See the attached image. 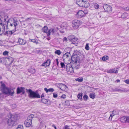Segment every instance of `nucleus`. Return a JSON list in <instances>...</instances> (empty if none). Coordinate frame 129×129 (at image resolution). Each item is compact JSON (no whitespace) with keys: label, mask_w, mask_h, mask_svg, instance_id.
<instances>
[{"label":"nucleus","mask_w":129,"mask_h":129,"mask_svg":"<svg viewBox=\"0 0 129 129\" xmlns=\"http://www.w3.org/2000/svg\"><path fill=\"white\" fill-rule=\"evenodd\" d=\"M108 58V57L107 56H104L102 58V60L103 61L107 60Z\"/></svg>","instance_id":"obj_34"},{"label":"nucleus","mask_w":129,"mask_h":129,"mask_svg":"<svg viewBox=\"0 0 129 129\" xmlns=\"http://www.w3.org/2000/svg\"><path fill=\"white\" fill-rule=\"evenodd\" d=\"M44 90L47 93L48 92H53L54 90V89L53 88H49L48 89L46 88H44Z\"/></svg>","instance_id":"obj_24"},{"label":"nucleus","mask_w":129,"mask_h":129,"mask_svg":"<svg viewBox=\"0 0 129 129\" xmlns=\"http://www.w3.org/2000/svg\"><path fill=\"white\" fill-rule=\"evenodd\" d=\"M67 25V23L65 22H64L61 25V27L63 29H65L66 28Z\"/></svg>","instance_id":"obj_23"},{"label":"nucleus","mask_w":129,"mask_h":129,"mask_svg":"<svg viewBox=\"0 0 129 129\" xmlns=\"http://www.w3.org/2000/svg\"><path fill=\"white\" fill-rule=\"evenodd\" d=\"M88 98V96L86 95H85L83 97V98L85 101H86L87 100Z\"/></svg>","instance_id":"obj_38"},{"label":"nucleus","mask_w":129,"mask_h":129,"mask_svg":"<svg viewBox=\"0 0 129 129\" xmlns=\"http://www.w3.org/2000/svg\"><path fill=\"white\" fill-rule=\"evenodd\" d=\"M5 31V27L4 25H0V34H2Z\"/></svg>","instance_id":"obj_20"},{"label":"nucleus","mask_w":129,"mask_h":129,"mask_svg":"<svg viewBox=\"0 0 129 129\" xmlns=\"http://www.w3.org/2000/svg\"><path fill=\"white\" fill-rule=\"evenodd\" d=\"M92 4V6H93L95 9H98L99 7V5L97 3H93Z\"/></svg>","instance_id":"obj_25"},{"label":"nucleus","mask_w":129,"mask_h":129,"mask_svg":"<svg viewBox=\"0 0 129 129\" xmlns=\"http://www.w3.org/2000/svg\"><path fill=\"white\" fill-rule=\"evenodd\" d=\"M82 93H80L78 95L77 98L78 99L80 100L81 101L82 100Z\"/></svg>","instance_id":"obj_27"},{"label":"nucleus","mask_w":129,"mask_h":129,"mask_svg":"<svg viewBox=\"0 0 129 129\" xmlns=\"http://www.w3.org/2000/svg\"><path fill=\"white\" fill-rule=\"evenodd\" d=\"M44 94H43L41 96V98H42L43 97H44Z\"/></svg>","instance_id":"obj_53"},{"label":"nucleus","mask_w":129,"mask_h":129,"mask_svg":"<svg viewBox=\"0 0 129 129\" xmlns=\"http://www.w3.org/2000/svg\"><path fill=\"white\" fill-rule=\"evenodd\" d=\"M118 71L117 69H112L107 71V72L110 73H117L118 72Z\"/></svg>","instance_id":"obj_15"},{"label":"nucleus","mask_w":129,"mask_h":129,"mask_svg":"<svg viewBox=\"0 0 129 129\" xmlns=\"http://www.w3.org/2000/svg\"><path fill=\"white\" fill-rule=\"evenodd\" d=\"M65 128L66 129H69V127L67 125H66Z\"/></svg>","instance_id":"obj_49"},{"label":"nucleus","mask_w":129,"mask_h":129,"mask_svg":"<svg viewBox=\"0 0 129 129\" xmlns=\"http://www.w3.org/2000/svg\"><path fill=\"white\" fill-rule=\"evenodd\" d=\"M127 123H129V116H127Z\"/></svg>","instance_id":"obj_52"},{"label":"nucleus","mask_w":129,"mask_h":129,"mask_svg":"<svg viewBox=\"0 0 129 129\" xmlns=\"http://www.w3.org/2000/svg\"><path fill=\"white\" fill-rule=\"evenodd\" d=\"M56 61L57 62V65H58V59H56Z\"/></svg>","instance_id":"obj_51"},{"label":"nucleus","mask_w":129,"mask_h":129,"mask_svg":"<svg viewBox=\"0 0 129 129\" xmlns=\"http://www.w3.org/2000/svg\"><path fill=\"white\" fill-rule=\"evenodd\" d=\"M66 96L64 94H62L61 96V98L63 99H65L66 98Z\"/></svg>","instance_id":"obj_45"},{"label":"nucleus","mask_w":129,"mask_h":129,"mask_svg":"<svg viewBox=\"0 0 129 129\" xmlns=\"http://www.w3.org/2000/svg\"><path fill=\"white\" fill-rule=\"evenodd\" d=\"M72 26L73 28L77 29L82 24V22L77 20H74L72 21Z\"/></svg>","instance_id":"obj_6"},{"label":"nucleus","mask_w":129,"mask_h":129,"mask_svg":"<svg viewBox=\"0 0 129 129\" xmlns=\"http://www.w3.org/2000/svg\"><path fill=\"white\" fill-rule=\"evenodd\" d=\"M104 8L106 12L111 13L112 11V7L110 5L105 4L103 5Z\"/></svg>","instance_id":"obj_8"},{"label":"nucleus","mask_w":129,"mask_h":129,"mask_svg":"<svg viewBox=\"0 0 129 129\" xmlns=\"http://www.w3.org/2000/svg\"><path fill=\"white\" fill-rule=\"evenodd\" d=\"M122 8L124 10L126 11H129V6L126 7L123 6L122 7Z\"/></svg>","instance_id":"obj_33"},{"label":"nucleus","mask_w":129,"mask_h":129,"mask_svg":"<svg viewBox=\"0 0 129 129\" xmlns=\"http://www.w3.org/2000/svg\"><path fill=\"white\" fill-rule=\"evenodd\" d=\"M18 42L21 45H24L26 43V41L25 40L21 38L19 39Z\"/></svg>","instance_id":"obj_22"},{"label":"nucleus","mask_w":129,"mask_h":129,"mask_svg":"<svg viewBox=\"0 0 129 129\" xmlns=\"http://www.w3.org/2000/svg\"><path fill=\"white\" fill-rule=\"evenodd\" d=\"M32 124V121L30 120L27 119L25 121L24 124L26 127H29Z\"/></svg>","instance_id":"obj_14"},{"label":"nucleus","mask_w":129,"mask_h":129,"mask_svg":"<svg viewBox=\"0 0 129 129\" xmlns=\"http://www.w3.org/2000/svg\"><path fill=\"white\" fill-rule=\"evenodd\" d=\"M55 54L59 55L61 54V52L60 50H56L55 52Z\"/></svg>","instance_id":"obj_31"},{"label":"nucleus","mask_w":129,"mask_h":129,"mask_svg":"<svg viewBox=\"0 0 129 129\" xmlns=\"http://www.w3.org/2000/svg\"><path fill=\"white\" fill-rule=\"evenodd\" d=\"M24 88L23 87H21L20 88H18L17 89V93L19 94L21 92H24Z\"/></svg>","instance_id":"obj_21"},{"label":"nucleus","mask_w":129,"mask_h":129,"mask_svg":"<svg viewBox=\"0 0 129 129\" xmlns=\"http://www.w3.org/2000/svg\"><path fill=\"white\" fill-rule=\"evenodd\" d=\"M116 81L117 82H120V80H117Z\"/></svg>","instance_id":"obj_55"},{"label":"nucleus","mask_w":129,"mask_h":129,"mask_svg":"<svg viewBox=\"0 0 129 129\" xmlns=\"http://www.w3.org/2000/svg\"><path fill=\"white\" fill-rule=\"evenodd\" d=\"M117 113L116 112V111H113L111 114V116H112L114 117L115 116L117 115Z\"/></svg>","instance_id":"obj_30"},{"label":"nucleus","mask_w":129,"mask_h":129,"mask_svg":"<svg viewBox=\"0 0 129 129\" xmlns=\"http://www.w3.org/2000/svg\"><path fill=\"white\" fill-rule=\"evenodd\" d=\"M15 39L14 37H13L11 40V42H14L15 41Z\"/></svg>","instance_id":"obj_44"},{"label":"nucleus","mask_w":129,"mask_h":129,"mask_svg":"<svg viewBox=\"0 0 129 129\" xmlns=\"http://www.w3.org/2000/svg\"><path fill=\"white\" fill-rule=\"evenodd\" d=\"M19 115L18 114L11 115L10 118L8 119V125L11 127L15 125L16 124V121L19 119Z\"/></svg>","instance_id":"obj_2"},{"label":"nucleus","mask_w":129,"mask_h":129,"mask_svg":"<svg viewBox=\"0 0 129 129\" xmlns=\"http://www.w3.org/2000/svg\"><path fill=\"white\" fill-rule=\"evenodd\" d=\"M6 1H14V0H5Z\"/></svg>","instance_id":"obj_57"},{"label":"nucleus","mask_w":129,"mask_h":129,"mask_svg":"<svg viewBox=\"0 0 129 129\" xmlns=\"http://www.w3.org/2000/svg\"><path fill=\"white\" fill-rule=\"evenodd\" d=\"M60 32H61V33H64V32H65V31L64 30L62 31H60Z\"/></svg>","instance_id":"obj_56"},{"label":"nucleus","mask_w":129,"mask_h":129,"mask_svg":"<svg viewBox=\"0 0 129 129\" xmlns=\"http://www.w3.org/2000/svg\"><path fill=\"white\" fill-rule=\"evenodd\" d=\"M36 43H35L37 44H38L39 43L38 42V41L37 40H36Z\"/></svg>","instance_id":"obj_54"},{"label":"nucleus","mask_w":129,"mask_h":129,"mask_svg":"<svg viewBox=\"0 0 129 129\" xmlns=\"http://www.w3.org/2000/svg\"><path fill=\"white\" fill-rule=\"evenodd\" d=\"M59 87L60 89L62 90L66 91L67 90V86L64 84L60 83Z\"/></svg>","instance_id":"obj_16"},{"label":"nucleus","mask_w":129,"mask_h":129,"mask_svg":"<svg viewBox=\"0 0 129 129\" xmlns=\"http://www.w3.org/2000/svg\"><path fill=\"white\" fill-rule=\"evenodd\" d=\"M1 78V77L0 76V79Z\"/></svg>","instance_id":"obj_62"},{"label":"nucleus","mask_w":129,"mask_h":129,"mask_svg":"<svg viewBox=\"0 0 129 129\" xmlns=\"http://www.w3.org/2000/svg\"><path fill=\"white\" fill-rule=\"evenodd\" d=\"M50 38H48V40H50Z\"/></svg>","instance_id":"obj_59"},{"label":"nucleus","mask_w":129,"mask_h":129,"mask_svg":"<svg viewBox=\"0 0 129 129\" xmlns=\"http://www.w3.org/2000/svg\"><path fill=\"white\" fill-rule=\"evenodd\" d=\"M42 30L44 33H47L48 36V35L49 34V30H48V28L47 26H44L42 29Z\"/></svg>","instance_id":"obj_19"},{"label":"nucleus","mask_w":129,"mask_h":129,"mask_svg":"<svg viewBox=\"0 0 129 129\" xmlns=\"http://www.w3.org/2000/svg\"><path fill=\"white\" fill-rule=\"evenodd\" d=\"M30 41L33 42L34 43H36V39H30Z\"/></svg>","instance_id":"obj_43"},{"label":"nucleus","mask_w":129,"mask_h":129,"mask_svg":"<svg viewBox=\"0 0 129 129\" xmlns=\"http://www.w3.org/2000/svg\"><path fill=\"white\" fill-rule=\"evenodd\" d=\"M43 100H45V99H42V101H43Z\"/></svg>","instance_id":"obj_63"},{"label":"nucleus","mask_w":129,"mask_h":129,"mask_svg":"<svg viewBox=\"0 0 129 129\" xmlns=\"http://www.w3.org/2000/svg\"><path fill=\"white\" fill-rule=\"evenodd\" d=\"M63 41H67V38L66 37H64L63 39Z\"/></svg>","instance_id":"obj_48"},{"label":"nucleus","mask_w":129,"mask_h":129,"mask_svg":"<svg viewBox=\"0 0 129 129\" xmlns=\"http://www.w3.org/2000/svg\"><path fill=\"white\" fill-rule=\"evenodd\" d=\"M66 70L69 74L70 73H73L74 72L73 68L70 66H67Z\"/></svg>","instance_id":"obj_18"},{"label":"nucleus","mask_w":129,"mask_h":129,"mask_svg":"<svg viewBox=\"0 0 129 129\" xmlns=\"http://www.w3.org/2000/svg\"><path fill=\"white\" fill-rule=\"evenodd\" d=\"M8 53V51H5L3 53V54L4 55H7Z\"/></svg>","instance_id":"obj_39"},{"label":"nucleus","mask_w":129,"mask_h":129,"mask_svg":"<svg viewBox=\"0 0 129 129\" xmlns=\"http://www.w3.org/2000/svg\"><path fill=\"white\" fill-rule=\"evenodd\" d=\"M85 49L87 50H88L89 49V47L88 46V44H87L85 47Z\"/></svg>","instance_id":"obj_37"},{"label":"nucleus","mask_w":129,"mask_h":129,"mask_svg":"<svg viewBox=\"0 0 129 129\" xmlns=\"http://www.w3.org/2000/svg\"><path fill=\"white\" fill-rule=\"evenodd\" d=\"M17 25V21H15L13 18H11L8 20L7 24V28L12 34L15 31L16 26Z\"/></svg>","instance_id":"obj_1"},{"label":"nucleus","mask_w":129,"mask_h":129,"mask_svg":"<svg viewBox=\"0 0 129 129\" xmlns=\"http://www.w3.org/2000/svg\"><path fill=\"white\" fill-rule=\"evenodd\" d=\"M16 129H23V126L22 125H18Z\"/></svg>","instance_id":"obj_36"},{"label":"nucleus","mask_w":129,"mask_h":129,"mask_svg":"<svg viewBox=\"0 0 129 129\" xmlns=\"http://www.w3.org/2000/svg\"><path fill=\"white\" fill-rule=\"evenodd\" d=\"M58 30L59 28L58 27L51 28L49 30V34L48 35V36H49L50 35L51 33L52 34L56 33Z\"/></svg>","instance_id":"obj_10"},{"label":"nucleus","mask_w":129,"mask_h":129,"mask_svg":"<svg viewBox=\"0 0 129 129\" xmlns=\"http://www.w3.org/2000/svg\"><path fill=\"white\" fill-rule=\"evenodd\" d=\"M54 128H55V129H56V127H54Z\"/></svg>","instance_id":"obj_60"},{"label":"nucleus","mask_w":129,"mask_h":129,"mask_svg":"<svg viewBox=\"0 0 129 129\" xmlns=\"http://www.w3.org/2000/svg\"><path fill=\"white\" fill-rule=\"evenodd\" d=\"M9 59H12V58L11 57L9 58Z\"/></svg>","instance_id":"obj_58"},{"label":"nucleus","mask_w":129,"mask_h":129,"mask_svg":"<svg viewBox=\"0 0 129 129\" xmlns=\"http://www.w3.org/2000/svg\"><path fill=\"white\" fill-rule=\"evenodd\" d=\"M83 78L82 77H80L78 78L75 79L76 81H78L79 82H81L83 81Z\"/></svg>","instance_id":"obj_29"},{"label":"nucleus","mask_w":129,"mask_h":129,"mask_svg":"<svg viewBox=\"0 0 129 129\" xmlns=\"http://www.w3.org/2000/svg\"><path fill=\"white\" fill-rule=\"evenodd\" d=\"M3 25L2 23V20L1 18H0V25Z\"/></svg>","instance_id":"obj_50"},{"label":"nucleus","mask_w":129,"mask_h":129,"mask_svg":"<svg viewBox=\"0 0 129 129\" xmlns=\"http://www.w3.org/2000/svg\"><path fill=\"white\" fill-rule=\"evenodd\" d=\"M61 65L62 68H63L65 67V66L64 63L62 62L61 63Z\"/></svg>","instance_id":"obj_42"},{"label":"nucleus","mask_w":129,"mask_h":129,"mask_svg":"<svg viewBox=\"0 0 129 129\" xmlns=\"http://www.w3.org/2000/svg\"><path fill=\"white\" fill-rule=\"evenodd\" d=\"M76 3L79 6L85 8L88 7L89 5L87 1L83 0H76Z\"/></svg>","instance_id":"obj_4"},{"label":"nucleus","mask_w":129,"mask_h":129,"mask_svg":"<svg viewBox=\"0 0 129 129\" xmlns=\"http://www.w3.org/2000/svg\"><path fill=\"white\" fill-rule=\"evenodd\" d=\"M28 90V96L30 98L34 99L40 98V95L37 92H35L30 89H29Z\"/></svg>","instance_id":"obj_5"},{"label":"nucleus","mask_w":129,"mask_h":129,"mask_svg":"<svg viewBox=\"0 0 129 129\" xmlns=\"http://www.w3.org/2000/svg\"><path fill=\"white\" fill-rule=\"evenodd\" d=\"M84 11L82 10H79L76 15L77 17L79 18H81L84 17Z\"/></svg>","instance_id":"obj_9"},{"label":"nucleus","mask_w":129,"mask_h":129,"mask_svg":"<svg viewBox=\"0 0 129 129\" xmlns=\"http://www.w3.org/2000/svg\"><path fill=\"white\" fill-rule=\"evenodd\" d=\"M29 71L30 72L32 73H35L36 72L35 69L32 68L31 69L29 70Z\"/></svg>","instance_id":"obj_35"},{"label":"nucleus","mask_w":129,"mask_h":129,"mask_svg":"<svg viewBox=\"0 0 129 129\" xmlns=\"http://www.w3.org/2000/svg\"><path fill=\"white\" fill-rule=\"evenodd\" d=\"M128 16L126 12H124L122 15L121 17L123 18H127Z\"/></svg>","instance_id":"obj_26"},{"label":"nucleus","mask_w":129,"mask_h":129,"mask_svg":"<svg viewBox=\"0 0 129 129\" xmlns=\"http://www.w3.org/2000/svg\"><path fill=\"white\" fill-rule=\"evenodd\" d=\"M119 91H122V90H120Z\"/></svg>","instance_id":"obj_61"},{"label":"nucleus","mask_w":129,"mask_h":129,"mask_svg":"<svg viewBox=\"0 0 129 129\" xmlns=\"http://www.w3.org/2000/svg\"><path fill=\"white\" fill-rule=\"evenodd\" d=\"M1 86L0 89L4 93L11 95L13 94L14 93L13 90L5 87L4 84L2 82H1Z\"/></svg>","instance_id":"obj_3"},{"label":"nucleus","mask_w":129,"mask_h":129,"mask_svg":"<svg viewBox=\"0 0 129 129\" xmlns=\"http://www.w3.org/2000/svg\"><path fill=\"white\" fill-rule=\"evenodd\" d=\"M124 82L126 83L129 84V80H126L124 81Z\"/></svg>","instance_id":"obj_46"},{"label":"nucleus","mask_w":129,"mask_h":129,"mask_svg":"<svg viewBox=\"0 0 129 129\" xmlns=\"http://www.w3.org/2000/svg\"><path fill=\"white\" fill-rule=\"evenodd\" d=\"M51 61L49 59H48L46 62L43 63L42 65L41 66H44L45 67H46L49 66L50 63Z\"/></svg>","instance_id":"obj_17"},{"label":"nucleus","mask_w":129,"mask_h":129,"mask_svg":"<svg viewBox=\"0 0 129 129\" xmlns=\"http://www.w3.org/2000/svg\"><path fill=\"white\" fill-rule=\"evenodd\" d=\"M13 105H14V106H15V104Z\"/></svg>","instance_id":"obj_64"},{"label":"nucleus","mask_w":129,"mask_h":129,"mask_svg":"<svg viewBox=\"0 0 129 129\" xmlns=\"http://www.w3.org/2000/svg\"><path fill=\"white\" fill-rule=\"evenodd\" d=\"M95 94L94 93H90L89 96L90 98L94 99L95 98Z\"/></svg>","instance_id":"obj_28"},{"label":"nucleus","mask_w":129,"mask_h":129,"mask_svg":"<svg viewBox=\"0 0 129 129\" xmlns=\"http://www.w3.org/2000/svg\"><path fill=\"white\" fill-rule=\"evenodd\" d=\"M114 118L113 117V116H111V115H110V116L109 117V119L110 121H111L112 120V119H113V118Z\"/></svg>","instance_id":"obj_41"},{"label":"nucleus","mask_w":129,"mask_h":129,"mask_svg":"<svg viewBox=\"0 0 129 129\" xmlns=\"http://www.w3.org/2000/svg\"><path fill=\"white\" fill-rule=\"evenodd\" d=\"M34 115L33 114H31L29 115L27 118L29 120H30L31 121L32 119V118L34 117Z\"/></svg>","instance_id":"obj_32"},{"label":"nucleus","mask_w":129,"mask_h":129,"mask_svg":"<svg viewBox=\"0 0 129 129\" xmlns=\"http://www.w3.org/2000/svg\"><path fill=\"white\" fill-rule=\"evenodd\" d=\"M68 39L69 40L72 42L73 44L76 42L77 41V39L75 38L73 35L70 36L68 37Z\"/></svg>","instance_id":"obj_11"},{"label":"nucleus","mask_w":129,"mask_h":129,"mask_svg":"<svg viewBox=\"0 0 129 129\" xmlns=\"http://www.w3.org/2000/svg\"><path fill=\"white\" fill-rule=\"evenodd\" d=\"M120 121L123 124L127 123V116H124L121 117L120 119Z\"/></svg>","instance_id":"obj_12"},{"label":"nucleus","mask_w":129,"mask_h":129,"mask_svg":"<svg viewBox=\"0 0 129 129\" xmlns=\"http://www.w3.org/2000/svg\"><path fill=\"white\" fill-rule=\"evenodd\" d=\"M53 97L54 98H56L57 97V94L55 93H53Z\"/></svg>","instance_id":"obj_40"},{"label":"nucleus","mask_w":129,"mask_h":129,"mask_svg":"<svg viewBox=\"0 0 129 129\" xmlns=\"http://www.w3.org/2000/svg\"><path fill=\"white\" fill-rule=\"evenodd\" d=\"M71 55L69 53L67 52L63 56V58L64 61L68 62L71 60Z\"/></svg>","instance_id":"obj_7"},{"label":"nucleus","mask_w":129,"mask_h":129,"mask_svg":"<svg viewBox=\"0 0 129 129\" xmlns=\"http://www.w3.org/2000/svg\"><path fill=\"white\" fill-rule=\"evenodd\" d=\"M84 16L85 17V15L88 13V12L87 11H84Z\"/></svg>","instance_id":"obj_47"},{"label":"nucleus","mask_w":129,"mask_h":129,"mask_svg":"<svg viewBox=\"0 0 129 129\" xmlns=\"http://www.w3.org/2000/svg\"><path fill=\"white\" fill-rule=\"evenodd\" d=\"M8 16L5 14H3V15L1 14L0 15V18L2 20V21H7L8 20L7 19Z\"/></svg>","instance_id":"obj_13"}]
</instances>
